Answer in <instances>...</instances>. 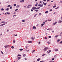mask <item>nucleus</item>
<instances>
[{
  "label": "nucleus",
  "instance_id": "f257e3e1",
  "mask_svg": "<svg viewBox=\"0 0 62 62\" xmlns=\"http://www.w3.org/2000/svg\"><path fill=\"white\" fill-rule=\"evenodd\" d=\"M47 49H48V47H46L44 48V50L45 51H46Z\"/></svg>",
  "mask_w": 62,
  "mask_h": 62
},
{
  "label": "nucleus",
  "instance_id": "f03ea898",
  "mask_svg": "<svg viewBox=\"0 0 62 62\" xmlns=\"http://www.w3.org/2000/svg\"><path fill=\"white\" fill-rule=\"evenodd\" d=\"M20 7V5H16V8H19Z\"/></svg>",
  "mask_w": 62,
  "mask_h": 62
},
{
  "label": "nucleus",
  "instance_id": "7ed1b4c3",
  "mask_svg": "<svg viewBox=\"0 0 62 62\" xmlns=\"http://www.w3.org/2000/svg\"><path fill=\"white\" fill-rule=\"evenodd\" d=\"M36 9V7H33L32 8V9L33 10L34 9Z\"/></svg>",
  "mask_w": 62,
  "mask_h": 62
},
{
  "label": "nucleus",
  "instance_id": "20e7f679",
  "mask_svg": "<svg viewBox=\"0 0 62 62\" xmlns=\"http://www.w3.org/2000/svg\"><path fill=\"white\" fill-rule=\"evenodd\" d=\"M8 47V46L7 45V46H4V47L5 48H7Z\"/></svg>",
  "mask_w": 62,
  "mask_h": 62
},
{
  "label": "nucleus",
  "instance_id": "39448f33",
  "mask_svg": "<svg viewBox=\"0 0 62 62\" xmlns=\"http://www.w3.org/2000/svg\"><path fill=\"white\" fill-rule=\"evenodd\" d=\"M43 5L42 4H41L40 5V7H41V8L42 7H43Z\"/></svg>",
  "mask_w": 62,
  "mask_h": 62
},
{
  "label": "nucleus",
  "instance_id": "423d86ee",
  "mask_svg": "<svg viewBox=\"0 0 62 62\" xmlns=\"http://www.w3.org/2000/svg\"><path fill=\"white\" fill-rule=\"evenodd\" d=\"M58 23H62V21L61 20H59Z\"/></svg>",
  "mask_w": 62,
  "mask_h": 62
},
{
  "label": "nucleus",
  "instance_id": "0eeeda50",
  "mask_svg": "<svg viewBox=\"0 0 62 62\" xmlns=\"http://www.w3.org/2000/svg\"><path fill=\"white\" fill-rule=\"evenodd\" d=\"M28 43H32V41H28Z\"/></svg>",
  "mask_w": 62,
  "mask_h": 62
},
{
  "label": "nucleus",
  "instance_id": "6e6552de",
  "mask_svg": "<svg viewBox=\"0 0 62 62\" xmlns=\"http://www.w3.org/2000/svg\"><path fill=\"white\" fill-rule=\"evenodd\" d=\"M5 10H7V11H8V10H9V9L8 8L6 9Z\"/></svg>",
  "mask_w": 62,
  "mask_h": 62
},
{
  "label": "nucleus",
  "instance_id": "1a4fd4ad",
  "mask_svg": "<svg viewBox=\"0 0 62 62\" xmlns=\"http://www.w3.org/2000/svg\"><path fill=\"white\" fill-rule=\"evenodd\" d=\"M57 23V22H56L55 23H54L53 24L54 25H55Z\"/></svg>",
  "mask_w": 62,
  "mask_h": 62
},
{
  "label": "nucleus",
  "instance_id": "9d476101",
  "mask_svg": "<svg viewBox=\"0 0 62 62\" xmlns=\"http://www.w3.org/2000/svg\"><path fill=\"white\" fill-rule=\"evenodd\" d=\"M21 57H19L17 59L18 60H20V59H21Z\"/></svg>",
  "mask_w": 62,
  "mask_h": 62
},
{
  "label": "nucleus",
  "instance_id": "9b49d317",
  "mask_svg": "<svg viewBox=\"0 0 62 62\" xmlns=\"http://www.w3.org/2000/svg\"><path fill=\"white\" fill-rule=\"evenodd\" d=\"M58 50V49H55V52H57V51Z\"/></svg>",
  "mask_w": 62,
  "mask_h": 62
},
{
  "label": "nucleus",
  "instance_id": "f8f14e48",
  "mask_svg": "<svg viewBox=\"0 0 62 62\" xmlns=\"http://www.w3.org/2000/svg\"><path fill=\"white\" fill-rule=\"evenodd\" d=\"M39 60H40V58H39L37 60V61H39Z\"/></svg>",
  "mask_w": 62,
  "mask_h": 62
},
{
  "label": "nucleus",
  "instance_id": "ddd939ff",
  "mask_svg": "<svg viewBox=\"0 0 62 62\" xmlns=\"http://www.w3.org/2000/svg\"><path fill=\"white\" fill-rule=\"evenodd\" d=\"M51 21H52V19H51L50 20H49V19L47 20V21H49V22H51Z\"/></svg>",
  "mask_w": 62,
  "mask_h": 62
},
{
  "label": "nucleus",
  "instance_id": "4468645a",
  "mask_svg": "<svg viewBox=\"0 0 62 62\" xmlns=\"http://www.w3.org/2000/svg\"><path fill=\"white\" fill-rule=\"evenodd\" d=\"M20 2H24V0H21L20 1Z\"/></svg>",
  "mask_w": 62,
  "mask_h": 62
},
{
  "label": "nucleus",
  "instance_id": "2eb2a0df",
  "mask_svg": "<svg viewBox=\"0 0 62 62\" xmlns=\"http://www.w3.org/2000/svg\"><path fill=\"white\" fill-rule=\"evenodd\" d=\"M26 56V55L25 54H23V57H25Z\"/></svg>",
  "mask_w": 62,
  "mask_h": 62
},
{
  "label": "nucleus",
  "instance_id": "dca6fc26",
  "mask_svg": "<svg viewBox=\"0 0 62 62\" xmlns=\"http://www.w3.org/2000/svg\"><path fill=\"white\" fill-rule=\"evenodd\" d=\"M43 25H44V24H41V27L43 26Z\"/></svg>",
  "mask_w": 62,
  "mask_h": 62
},
{
  "label": "nucleus",
  "instance_id": "f3484780",
  "mask_svg": "<svg viewBox=\"0 0 62 62\" xmlns=\"http://www.w3.org/2000/svg\"><path fill=\"white\" fill-rule=\"evenodd\" d=\"M33 29H36V28L35 27V26H34L33 27Z\"/></svg>",
  "mask_w": 62,
  "mask_h": 62
},
{
  "label": "nucleus",
  "instance_id": "a211bd4d",
  "mask_svg": "<svg viewBox=\"0 0 62 62\" xmlns=\"http://www.w3.org/2000/svg\"><path fill=\"white\" fill-rule=\"evenodd\" d=\"M7 14H8V15L10 14V13H8V12H7Z\"/></svg>",
  "mask_w": 62,
  "mask_h": 62
},
{
  "label": "nucleus",
  "instance_id": "6ab92c4d",
  "mask_svg": "<svg viewBox=\"0 0 62 62\" xmlns=\"http://www.w3.org/2000/svg\"><path fill=\"white\" fill-rule=\"evenodd\" d=\"M51 50H50L49 52H48V51H47V52L48 53H51Z\"/></svg>",
  "mask_w": 62,
  "mask_h": 62
},
{
  "label": "nucleus",
  "instance_id": "aec40b11",
  "mask_svg": "<svg viewBox=\"0 0 62 62\" xmlns=\"http://www.w3.org/2000/svg\"><path fill=\"white\" fill-rule=\"evenodd\" d=\"M31 39H32L34 40V39H35V38L33 37H31Z\"/></svg>",
  "mask_w": 62,
  "mask_h": 62
},
{
  "label": "nucleus",
  "instance_id": "412c9836",
  "mask_svg": "<svg viewBox=\"0 0 62 62\" xmlns=\"http://www.w3.org/2000/svg\"><path fill=\"white\" fill-rule=\"evenodd\" d=\"M47 43L48 44H51V42H49V41L47 42Z\"/></svg>",
  "mask_w": 62,
  "mask_h": 62
},
{
  "label": "nucleus",
  "instance_id": "4be33fe9",
  "mask_svg": "<svg viewBox=\"0 0 62 62\" xmlns=\"http://www.w3.org/2000/svg\"><path fill=\"white\" fill-rule=\"evenodd\" d=\"M20 51H23V49L22 48L20 49H19Z\"/></svg>",
  "mask_w": 62,
  "mask_h": 62
},
{
  "label": "nucleus",
  "instance_id": "5701e85b",
  "mask_svg": "<svg viewBox=\"0 0 62 62\" xmlns=\"http://www.w3.org/2000/svg\"><path fill=\"white\" fill-rule=\"evenodd\" d=\"M34 52H35V50H33L32 51V53H33Z\"/></svg>",
  "mask_w": 62,
  "mask_h": 62
},
{
  "label": "nucleus",
  "instance_id": "b1692460",
  "mask_svg": "<svg viewBox=\"0 0 62 62\" xmlns=\"http://www.w3.org/2000/svg\"><path fill=\"white\" fill-rule=\"evenodd\" d=\"M4 8H1V11H3V10H4Z\"/></svg>",
  "mask_w": 62,
  "mask_h": 62
},
{
  "label": "nucleus",
  "instance_id": "393cba45",
  "mask_svg": "<svg viewBox=\"0 0 62 62\" xmlns=\"http://www.w3.org/2000/svg\"><path fill=\"white\" fill-rule=\"evenodd\" d=\"M10 5H8V6H7V7H8V8H9V7H10Z\"/></svg>",
  "mask_w": 62,
  "mask_h": 62
},
{
  "label": "nucleus",
  "instance_id": "a878e982",
  "mask_svg": "<svg viewBox=\"0 0 62 62\" xmlns=\"http://www.w3.org/2000/svg\"><path fill=\"white\" fill-rule=\"evenodd\" d=\"M1 52L2 53V54H4V53H3V52L1 51Z\"/></svg>",
  "mask_w": 62,
  "mask_h": 62
},
{
  "label": "nucleus",
  "instance_id": "bb28decb",
  "mask_svg": "<svg viewBox=\"0 0 62 62\" xmlns=\"http://www.w3.org/2000/svg\"><path fill=\"white\" fill-rule=\"evenodd\" d=\"M52 30V29H47V30Z\"/></svg>",
  "mask_w": 62,
  "mask_h": 62
},
{
  "label": "nucleus",
  "instance_id": "cd10ccee",
  "mask_svg": "<svg viewBox=\"0 0 62 62\" xmlns=\"http://www.w3.org/2000/svg\"><path fill=\"white\" fill-rule=\"evenodd\" d=\"M46 5H47V3L46 2L44 4V6H46Z\"/></svg>",
  "mask_w": 62,
  "mask_h": 62
},
{
  "label": "nucleus",
  "instance_id": "c85d7f7f",
  "mask_svg": "<svg viewBox=\"0 0 62 62\" xmlns=\"http://www.w3.org/2000/svg\"><path fill=\"white\" fill-rule=\"evenodd\" d=\"M2 25H5L6 24V23L5 22L4 23L2 24Z\"/></svg>",
  "mask_w": 62,
  "mask_h": 62
},
{
  "label": "nucleus",
  "instance_id": "c756f323",
  "mask_svg": "<svg viewBox=\"0 0 62 62\" xmlns=\"http://www.w3.org/2000/svg\"><path fill=\"white\" fill-rule=\"evenodd\" d=\"M11 48L12 49H14V46H12L11 47Z\"/></svg>",
  "mask_w": 62,
  "mask_h": 62
},
{
  "label": "nucleus",
  "instance_id": "7c9ffc66",
  "mask_svg": "<svg viewBox=\"0 0 62 62\" xmlns=\"http://www.w3.org/2000/svg\"><path fill=\"white\" fill-rule=\"evenodd\" d=\"M38 11H39V10L38 9H37V10H35V11L36 12H38Z\"/></svg>",
  "mask_w": 62,
  "mask_h": 62
},
{
  "label": "nucleus",
  "instance_id": "2f4dec72",
  "mask_svg": "<svg viewBox=\"0 0 62 62\" xmlns=\"http://www.w3.org/2000/svg\"><path fill=\"white\" fill-rule=\"evenodd\" d=\"M18 10V8L17 9H16L15 10V11L16 12V11L17 10Z\"/></svg>",
  "mask_w": 62,
  "mask_h": 62
},
{
  "label": "nucleus",
  "instance_id": "473e14b6",
  "mask_svg": "<svg viewBox=\"0 0 62 62\" xmlns=\"http://www.w3.org/2000/svg\"><path fill=\"white\" fill-rule=\"evenodd\" d=\"M57 37H58V35H56V36H55V38H57Z\"/></svg>",
  "mask_w": 62,
  "mask_h": 62
},
{
  "label": "nucleus",
  "instance_id": "72a5a7b5",
  "mask_svg": "<svg viewBox=\"0 0 62 62\" xmlns=\"http://www.w3.org/2000/svg\"><path fill=\"white\" fill-rule=\"evenodd\" d=\"M56 7V6H53V8H55Z\"/></svg>",
  "mask_w": 62,
  "mask_h": 62
},
{
  "label": "nucleus",
  "instance_id": "f704fd0d",
  "mask_svg": "<svg viewBox=\"0 0 62 62\" xmlns=\"http://www.w3.org/2000/svg\"><path fill=\"white\" fill-rule=\"evenodd\" d=\"M37 15V14H36L34 15V17H36V16Z\"/></svg>",
  "mask_w": 62,
  "mask_h": 62
},
{
  "label": "nucleus",
  "instance_id": "c9c22d12",
  "mask_svg": "<svg viewBox=\"0 0 62 62\" xmlns=\"http://www.w3.org/2000/svg\"><path fill=\"white\" fill-rule=\"evenodd\" d=\"M10 9H11L12 8V6H10Z\"/></svg>",
  "mask_w": 62,
  "mask_h": 62
},
{
  "label": "nucleus",
  "instance_id": "e433bc0d",
  "mask_svg": "<svg viewBox=\"0 0 62 62\" xmlns=\"http://www.w3.org/2000/svg\"><path fill=\"white\" fill-rule=\"evenodd\" d=\"M14 36H18V35L16 34V35H15V34H14Z\"/></svg>",
  "mask_w": 62,
  "mask_h": 62
},
{
  "label": "nucleus",
  "instance_id": "4c0bfd02",
  "mask_svg": "<svg viewBox=\"0 0 62 62\" xmlns=\"http://www.w3.org/2000/svg\"><path fill=\"white\" fill-rule=\"evenodd\" d=\"M21 56V55H20V54H18L17 55V57H18V56Z\"/></svg>",
  "mask_w": 62,
  "mask_h": 62
},
{
  "label": "nucleus",
  "instance_id": "58836bf2",
  "mask_svg": "<svg viewBox=\"0 0 62 62\" xmlns=\"http://www.w3.org/2000/svg\"><path fill=\"white\" fill-rule=\"evenodd\" d=\"M22 22H25V21L24 20H22Z\"/></svg>",
  "mask_w": 62,
  "mask_h": 62
},
{
  "label": "nucleus",
  "instance_id": "ea45409f",
  "mask_svg": "<svg viewBox=\"0 0 62 62\" xmlns=\"http://www.w3.org/2000/svg\"><path fill=\"white\" fill-rule=\"evenodd\" d=\"M4 21H2V22H1V23H4Z\"/></svg>",
  "mask_w": 62,
  "mask_h": 62
},
{
  "label": "nucleus",
  "instance_id": "a19ab883",
  "mask_svg": "<svg viewBox=\"0 0 62 62\" xmlns=\"http://www.w3.org/2000/svg\"><path fill=\"white\" fill-rule=\"evenodd\" d=\"M59 41H60V39H58V40H57V42H59Z\"/></svg>",
  "mask_w": 62,
  "mask_h": 62
},
{
  "label": "nucleus",
  "instance_id": "79ce46f5",
  "mask_svg": "<svg viewBox=\"0 0 62 62\" xmlns=\"http://www.w3.org/2000/svg\"><path fill=\"white\" fill-rule=\"evenodd\" d=\"M48 11H46V12H45V13H48Z\"/></svg>",
  "mask_w": 62,
  "mask_h": 62
},
{
  "label": "nucleus",
  "instance_id": "37998d69",
  "mask_svg": "<svg viewBox=\"0 0 62 62\" xmlns=\"http://www.w3.org/2000/svg\"><path fill=\"white\" fill-rule=\"evenodd\" d=\"M49 38H51V36H48Z\"/></svg>",
  "mask_w": 62,
  "mask_h": 62
},
{
  "label": "nucleus",
  "instance_id": "c03bdc74",
  "mask_svg": "<svg viewBox=\"0 0 62 62\" xmlns=\"http://www.w3.org/2000/svg\"><path fill=\"white\" fill-rule=\"evenodd\" d=\"M14 6H16V4H15L14 5Z\"/></svg>",
  "mask_w": 62,
  "mask_h": 62
},
{
  "label": "nucleus",
  "instance_id": "a18cd8bd",
  "mask_svg": "<svg viewBox=\"0 0 62 62\" xmlns=\"http://www.w3.org/2000/svg\"><path fill=\"white\" fill-rule=\"evenodd\" d=\"M45 55V54H43V55H42V56H44V55Z\"/></svg>",
  "mask_w": 62,
  "mask_h": 62
},
{
  "label": "nucleus",
  "instance_id": "49530a36",
  "mask_svg": "<svg viewBox=\"0 0 62 62\" xmlns=\"http://www.w3.org/2000/svg\"><path fill=\"white\" fill-rule=\"evenodd\" d=\"M54 58H53L52 59V60H54Z\"/></svg>",
  "mask_w": 62,
  "mask_h": 62
},
{
  "label": "nucleus",
  "instance_id": "de8ad7c7",
  "mask_svg": "<svg viewBox=\"0 0 62 62\" xmlns=\"http://www.w3.org/2000/svg\"><path fill=\"white\" fill-rule=\"evenodd\" d=\"M59 8V7H58L55 8V9H57V8Z\"/></svg>",
  "mask_w": 62,
  "mask_h": 62
},
{
  "label": "nucleus",
  "instance_id": "09e8293b",
  "mask_svg": "<svg viewBox=\"0 0 62 62\" xmlns=\"http://www.w3.org/2000/svg\"><path fill=\"white\" fill-rule=\"evenodd\" d=\"M13 43H15V40H13Z\"/></svg>",
  "mask_w": 62,
  "mask_h": 62
},
{
  "label": "nucleus",
  "instance_id": "8fccbe9b",
  "mask_svg": "<svg viewBox=\"0 0 62 62\" xmlns=\"http://www.w3.org/2000/svg\"><path fill=\"white\" fill-rule=\"evenodd\" d=\"M31 11L32 12V11H34V10H33V9H31Z\"/></svg>",
  "mask_w": 62,
  "mask_h": 62
},
{
  "label": "nucleus",
  "instance_id": "3c124183",
  "mask_svg": "<svg viewBox=\"0 0 62 62\" xmlns=\"http://www.w3.org/2000/svg\"><path fill=\"white\" fill-rule=\"evenodd\" d=\"M26 49H27V46H26L25 47Z\"/></svg>",
  "mask_w": 62,
  "mask_h": 62
},
{
  "label": "nucleus",
  "instance_id": "603ef678",
  "mask_svg": "<svg viewBox=\"0 0 62 62\" xmlns=\"http://www.w3.org/2000/svg\"><path fill=\"white\" fill-rule=\"evenodd\" d=\"M45 39H47V37H46L45 38Z\"/></svg>",
  "mask_w": 62,
  "mask_h": 62
},
{
  "label": "nucleus",
  "instance_id": "864d4df0",
  "mask_svg": "<svg viewBox=\"0 0 62 62\" xmlns=\"http://www.w3.org/2000/svg\"><path fill=\"white\" fill-rule=\"evenodd\" d=\"M37 6H38V5L37 4H36L35 5V7H37Z\"/></svg>",
  "mask_w": 62,
  "mask_h": 62
},
{
  "label": "nucleus",
  "instance_id": "5fc2aeb1",
  "mask_svg": "<svg viewBox=\"0 0 62 62\" xmlns=\"http://www.w3.org/2000/svg\"><path fill=\"white\" fill-rule=\"evenodd\" d=\"M28 6L30 7H31V5H29Z\"/></svg>",
  "mask_w": 62,
  "mask_h": 62
},
{
  "label": "nucleus",
  "instance_id": "6e6d98bb",
  "mask_svg": "<svg viewBox=\"0 0 62 62\" xmlns=\"http://www.w3.org/2000/svg\"><path fill=\"white\" fill-rule=\"evenodd\" d=\"M38 7H39L40 6V4H39L38 5Z\"/></svg>",
  "mask_w": 62,
  "mask_h": 62
},
{
  "label": "nucleus",
  "instance_id": "4d7b16f0",
  "mask_svg": "<svg viewBox=\"0 0 62 62\" xmlns=\"http://www.w3.org/2000/svg\"><path fill=\"white\" fill-rule=\"evenodd\" d=\"M26 51L27 52H29V50H26Z\"/></svg>",
  "mask_w": 62,
  "mask_h": 62
},
{
  "label": "nucleus",
  "instance_id": "13d9d810",
  "mask_svg": "<svg viewBox=\"0 0 62 62\" xmlns=\"http://www.w3.org/2000/svg\"><path fill=\"white\" fill-rule=\"evenodd\" d=\"M8 31H9V30L8 29L7 31V32H8Z\"/></svg>",
  "mask_w": 62,
  "mask_h": 62
},
{
  "label": "nucleus",
  "instance_id": "bf43d9fd",
  "mask_svg": "<svg viewBox=\"0 0 62 62\" xmlns=\"http://www.w3.org/2000/svg\"><path fill=\"white\" fill-rule=\"evenodd\" d=\"M44 62V61H41L40 62Z\"/></svg>",
  "mask_w": 62,
  "mask_h": 62
},
{
  "label": "nucleus",
  "instance_id": "052dcab7",
  "mask_svg": "<svg viewBox=\"0 0 62 62\" xmlns=\"http://www.w3.org/2000/svg\"><path fill=\"white\" fill-rule=\"evenodd\" d=\"M60 43H61V44H62V41H61L60 42Z\"/></svg>",
  "mask_w": 62,
  "mask_h": 62
},
{
  "label": "nucleus",
  "instance_id": "680f3d73",
  "mask_svg": "<svg viewBox=\"0 0 62 62\" xmlns=\"http://www.w3.org/2000/svg\"><path fill=\"white\" fill-rule=\"evenodd\" d=\"M60 3H62V1H60Z\"/></svg>",
  "mask_w": 62,
  "mask_h": 62
},
{
  "label": "nucleus",
  "instance_id": "e2e57ef3",
  "mask_svg": "<svg viewBox=\"0 0 62 62\" xmlns=\"http://www.w3.org/2000/svg\"><path fill=\"white\" fill-rule=\"evenodd\" d=\"M52 11V9H51L50 10V11Z\"/></svg>",
  "mask_w": 62,
  "mask_h": 62
},
{
  "label": "nucleus",
  "instance_id": "0e129e2a",
  "mask_svg": "<svg viewBox=\"0 0 62 62\" xmlns=\"http://www.w3.org/2000/svg\"><path fill=\"white\" fill-rule=\"evenodd\" d=\"M50 0H47V2H49V1H50Z\"/></svg>",
  "mask_w": 62,
  "mask_h": 62
},
{
  "label": "nucleus",
  "instance_id": "69168bd1",
  "mask_svg": "<svg viewBox=\"0 0 62 62\" xmlns=\"http://www.w3.org/2000/svg\"><path fill=\"white\" fill-rule=\"evenodd\" d=\"M43 5H44V4H45V3H44V2H43Z\"/></svg>",
  "mask_w": 62,
  "mask_h": 62
},
{
  "label": "nucleus",
  "instance_id": "338daca9",
  "mask_svg": "<svg viewBox=\"0 0 62 62\" xmlns=\"http://www.w3.org/2000/svg\"><path fill=\"white\" fill-rule=\"evenodd\" d=\"M41 14V13H39V15H40Z\"/></svg>",
  "mask_w": 62,
  "mask_h": 62
},
{
  "label": "nucleus",
  "instance_id": "774afa93",
  "mask_svg": "<svg viewBox=\"0 0 62 62\" xmlns=\"http://www.w3.org/2000/svg\"><path fill=\"white\" fill-rule=\"evenodd\" d=\"M52 62V61L51 60V61H49V62Z\"/></svg>",
  "mask_w": 62,
  "mask_h": 62
}]
</instances>
